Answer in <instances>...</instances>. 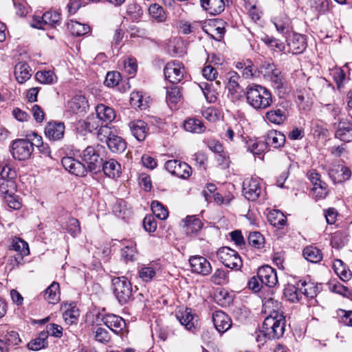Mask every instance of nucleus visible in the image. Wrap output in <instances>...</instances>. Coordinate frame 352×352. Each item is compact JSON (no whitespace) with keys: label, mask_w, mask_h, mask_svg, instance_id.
Wrapping results in <instances>:
<instances>
[{"label":"nucleus","mask_w":352,"mask_h":352,"mask_svg":"<svg viewBox=\"0 0 352 352\" xmlns=\"http://www.w3.org/2000/svg\"><path fill=\"white\" fill-rule=\"evenodd\" d=\"M69 111L74 113L85 112L88 108V102L82 95H76L67 102Z\"/></svg>","instance_id":"obj_24"},{"label":"nucleus","mask_w":352,"mask_h":352,"mask_svg":"<svg viewBox=\"0 0 352 352\" xmlns=\"http://www.w3.org/2000/svg\"><path fill=\"white\" fill-rule=\"evenodd\" d=\"M217 256L218 259L228 268L239 270L243 265L238 252L228 247L219 248L217 252Z\"/></svg>","instance_id":"obj_6"},{"label":"nucleus","mask_w":352,"mask_h":352,"mask_svg":"<svg viewBox=\"0 0 352 352\" xmlns=\"http://www.w3.org/2000/svg\"><path fill=\"white\" fill-rule=\"evenodd\" d=\"M180 91L177 87H172L166 91V100L168 104H176L180 100Z\"/></svg>","instance_id":"obj_57"},{"label":"nucleus","mask_w":352,"mask_h":352,"mask_svg":"<svg viewBox=\"0 0 352 352\" xmlns=\"http://www.w3.org/2000/svg\"><path fill=\"white\" fill-rule=\"evenodd\" d=\"M78 316L79 311L74 307L71 309H67L63 314V319L65 320V322L69 325L76 323Z\"/></svg>","instance_id":"obj_54"},{"label":"nucleus","mask_w":352,"mask_h":352,"mask_svg":"<svg viewBox=\"0 0 352 352\" xmlns=\"http://www.w3.org/2000/svg\"><path fill=\"white\" fill-rule=\"evenodd\" d=\"M101 169L107 177L113 179L119 177L121 174V166L113 159L103 160Z\"/></svg>","instance_id":"obj_25"},{"label":"nucleus","mask_w":352,"mask_h":352,"mask_svg":"<svg viewBox=\"0 0 352 352\" xmlns=\"http://www.w3.org/2000/svg\"><path fill=\"white\" fill-rule=\"evenodd\" d=\"M121 80V75L118 72H109L107 74L104 84L107 87L118 85Z\"/></svg>","instance_id":"obj_59"},{"label":"nucleus","mask_w":352,"mask_h":352,"mask_svg":"<svg viewBox=\"0 0 352 352\" xmlns=\"http://www.w3.org/2000/svg\"><path fill=\"white\" fill-rule=\"evenodd\" d=\"M308 5L315 12L325 13L329 8L328 0H308Z\"/></svg>","instance_id":"obj_46"},{"label":"nucleus","mask_w":352,"mask_h":352,"mask_svg":"<svg viewBox=\"0 0 352 352\" xmlns=\"http://www.w3.org/2000/svg\"><path fill=\"white\" fill-rule=\"evenodd\" d=\"M240 126L235 124L233 126H228L225 132L224 138L230 142L243 141L244 138L243 133L239 130Z\"/></svg>","instance_id":"obj_37"},{"label":"nucleus","mask_w":352,"mask_h":352,"mask_svg":"<svg viewBox=\"0 0 352 352\" xmlns=\"http://www.w3.org/2000/svg\"><path fill=\"white\" fill-rule=\"evenodd\" d=\"M150 16L157 22H163L166 20V14L163 8L157 3H153L148 8Z\"/></svg>","instance_id":"obj_44"},{"label":"nucleus","mask_w":352,"mask_h":352,"mask_svg":"<svg viewBox=\"0 0 352 352\" xmlns=\"http://www.w3.org/2000/svg\"><path fill=\"white\" fill-rule=\"evenodd\" d=\"M284 296L292 302H298L301 298V293L299 287L294 285H287L284 289Z\"/></svg>","instance_id":"obj_40"},{"label":"nucleus","mask_w":352,"mask_h":352,"mask_svg":"<svg viewBox=\"0 0 352 352\" xmlns=\"http://www.w3.org/2000/svg\"><path fill=\"white\" fill-rule=\"evenodd\" d=\"M103 147L99 144L96 146H87L82 152V161L87 164V169L89 172L97 173L101 170L103 157L101 151Z\"/></svg>","instance_id":"obj_4"},{"label":"nucleus","mask_w":352,"mask_h":352,"mask_svg":"<svg viewBox=\"0 0 352 352\" xmlns=\"http://www.w3.org/2000/svg\"><path fill=\"white\" fill-rule=\"evenodd\" d=\"M16 190L15 182L12 179H0V194L4 198L13 195Z\"/></svg>","instance_id":"obj_39"},{"label":"nucleus","mask_w":352,"mask_h":352,"mask_svg":"<svg viewBox=\"0 0 352 352\" xmlns=\"http://www.w3.org/2000/svg\"><path fill=\"white\" fill-rule=\"evenodd\" d=\"M144 229L148 232H153L157 229V221L152 215L146 216L143 220Z\"/></svg>","instance_id":"obj_62"},{"label":"nucleus","mask_w":352,"mask_h":352,"mask_svg":"<svg viewBox=\"0 0 352 352\" xmlns=\"http://www.w3.org/2000/svg\"><path fill=\"white\" fill-rule=\"evenodd\" d=\"M182 227L187 236L195 237L201 232L203 223L199 219L194 215L187 216L182 220Z\"/></svg>","instance_id":"obj_11"},{"label":"nucleus","mask_w":352,"mask_h":352,"mask_svg":"<svg viewBox=\"0 0 352 352\" xmlns=\"http://www.w3.org/2000/svg\"><path fill=\"white\" fill-rule=\"evenodd\" d=\"M164 76L173 84L178 83L184 77V67L183 64L177 60L168 63L164 69Z\"/></svg>","instance_id":"obj_9"},{"label":"nucleus","mask_w":352,"mask_h":352,"mask_svg":"<svg viewBox=\"0 0 352 352\" xmlns=\"http://www.w3.org/2000/svg\"><path fill=\"white\" fill-rule=\"evenodd\" d=\"M299 290L302 295H305L307 298H314L318 292V287L316 284L311 281L299 280L297 283Z\"/></svg>","instance_id":"obj_31"},{"label":"nucleus","mask_w":352,"mask_h":352,"mask_svg":"<svg viewBox=\"0 0 352 352\" xmlns=\"http://www.w3.org/2000/svg\"><path fill=\"white\" fill-rule=\"evenodd\" d=\"M189 263L193 272L206 276L212 271L210 263L203 256H192Z\"/></svg>","instance_id":"obj_14"},{"label":"nucleus","mask_w":352,"mask_h":352,"mask_svg":"<svg viewBox=\"0 0 352 352\" xmlns=\"http://www.w3.org/2000/svg\"><path fill=\"white\" fill-rule=\"evenodd\" d=\"M264 242V237L261 233L258 232H254L249 234L248 243L251 246L256 249H260L263 247Z\"/></svg>","instance_id":"obj_52"},{"label":"nucleus","mask_w":352,"mask_h":352,"mask_svg":"<svg viewBox=\"0 0 352 352\" xmlns=\"http://www.w3.org/2000/svg\"><path fill=\"white\" fill-rule=\"evenodd\" d=\"M97 118L100 121L109 123L116 118V112L111 107L103 104H99L96 107Z\"/></svg>","instance_id":"obj_28"},{"label":"nucleus","mask_w":352,"mask_h":352,"mask_svg":"<svg viewBox=\"0 0 352 352\" xmlns=\"http://www.w3.org/2000/svg\"><path fill=\"white\" fill-rule=\"evenodd\" d=\"M126 14L134 19H138L142 16L143 10L138 3L136 2H131L127 6Z\"/></svg>","instance_id":"obj_56"},{"label":"nucleus","mask_w":352,"mask_h":352,"mask_svg":"<svg viewBox=\"0 0 352 352\" xmlns=\"http://www.w3.org/2000/svg\"><path fill=\"white\" fill-rule=\"evenodd\" d=\"M285 326L283 315L267 316L263 322L261 333L268 339H278L283 336Z\"/></svg>","instance_id":"obj_2"},{"label":"nucleus","mask_w":352,"mask_h":352,"mask_svg":"<svg viewBox=\"0 0 352 352\" xmlns=\"http://www.w3.org/2000/svg\"><path fill=\"white\" fill-rule=\"evenodd\" d=\"M339 316L341 323L348 327H352V311L340 309L339 311Z\"/></svg>","instance_id":"obj_64"},{"label":"nucleus","mask_w":352,"mask_h":352,"mask_svg":"<svg viewBox=\"0 0 352 352\" xmlns=\"http://www.w3.org/2000/svg\"><path fill=\"white\" fill-rule=\"evenodd\" d=\"M184 128L186 131L201 133L206 131V126L203 122L196 118H190L186 120L184 123Z\"/></svg>","instance_id":"obj_35"},{"label":"nucleus","mask_w":352,"mask_h":352,"mask_svg":"<svg viewBox=\"0 0 352 352\" xmlns=\"http://www.w3.org/2000/svg\"><path fill=\"white\" fill-rule=\"evenodd\" d=\"M34 145L28 140L18 139L13 141L11 146L12 157L19 161L28 159L34 151Z\"/></svg>","instance_id":"obj_7"},{"label":"nucleus","mask_w":352,"mask_h":352,"mask_svg":"<svg viewBox=\"0 0 352 352\" xmlns=\"http://www.w3.org/2000/svg\"><path fill=\"white\" fill-rule=\"evenodd\" d=\"M258 275L263 285L272 287L278 283L276 272L269 265H264L258 270Z\"/></svg>","instance_id":"obj_16"},{"label":"nucleus","mask_w":352,"mask_h":352,"mask_svg":"<svg viewBox=\"0 0 352 352\" xmlns=\"http://www.w3.org/2000/svg\"><path fill=\"white\" fill-rule=\"evenodd\" d=\"M247 149L254 155H260L264 148V145L255 140H249L246 142Z\"/></svg>","instance_id":"obj_60"},{"label":"nucleus","mask_w":352,"mask_h":352,"mask_svg":"<svg viewBox=\"0 0 352 352\" xmlns=\"http://www.w3.org/2000/svg\"><path fill=\"white\" fill-rule=\"evenodd\" d=\"M129 127L132 135L138 140L143 141L148 133L147 124L141 120H135L129 123Z\"/></svg>","instance_id":"obj_20"},{"label":"nucleus","mask_w":352,"mask_h":352,"mask_svg":"<svg viewBox=\"0 0 352 352\" xmlns=\"http://www.w3.org/2000/svg\"><path fill=\"white\" fill-rule=\"evenodd\" d=\"M243 193L250 201H256L261 193V182L257 178L248 177L243 182Z\"/></svg>","instance_id":"obj_10"},{"label":"nucleus","mask_w":352,"mask_h":352,"mask_svg":"<svg viewBox=\"0 0 352 352\" xmlns=\"http://www.w3.org/2000/svg\"><path fill=\"white\" fill-rule=\"evenodd\" d=\"M248 103L255 109H265L272 104L271 92L258 85H252L245 91Z\"/></svg>","instance_id":"obj_1"},{"label":"nucleus","mask_w":352,"mask_h":352,"mask_svg":"<svg viewBox=\"0 0 352 352\" xmlns=\"http://www.w3.org/2000/svg\"><path fill=\"white\" fill-rule=\"evenodd\" d=\"M10 250H14L19 254L22 253L23 255L30 254L28 243L19 237H14L12 239L11 243L9 245Z\"/></svg>","instance_id":"obj_34"},{"label":"nucleus","mask_w":352,"mask_h":352,"mask_svg":"<svg viewBox=\"0 0 352 352\" xmlns=\"http://www.w3.org/2000/svg\"><path fill=\"white\" fill-rule=\"evenodd\" d=\"M204 142L212 151L216 153H220L223 151L222 144L217 140L213 138H208L204 140Z\"/></svg>","instance_id":"obj_63"},{"label":"nucleus","mask_w":352,"mask_h":352,"mask_svg":"<svg viewBox=\"0 0 352 352\" xmlns=\"http://www.w3.org/2000/svg\"><path fill=\"white\" fill-rule=\"evenodd\" d=\"M337 127L335 137L344 142L352 141V124L346 120L341 119L337 124L334 123Z\"/></svg>","instance_id":"obj_15"},{"label":"nucleus","mask_w":352,"mask_h":352,"mask_svg":"<svg viewBox=\"0 0 352 352\" xmlns=\"http://www.w3.org/2000/svg\"><path fill=\"white\" fill-rule=\"evenodd\" d=\"M47 338V333L41 331L37 338L30 341L28 346L29 349L32 351H38L44 348L47 344L46 339Z\"/></svg>","instance_id":"obj_41"},{"label":"nucleus","mask_w":352,"mask_h":352,"mask_svg":"<svg viewBox=\"0 0 352 352\" xmlns=\"http://www.w3.org/2000/svg\"><path fill=\"white\" fill-rule=\"evenodd\" d=\"M289 52L294 54H301L307 47L305 38L299 34L293 32L286 36Z\"/></svg>","instance_id":"obj_13"},{"label":"nucleus","mask_w":352,"mask_h":352,"mask_svg":"<svg viewBox=\"0 0 352 352\" xmlns=\"http://www.w3.org/2000/svg\"><path fill=\"white\" fill-rule=\"evenodd\" d=\"M44 298L50 303L56 304L60 300L59 284L53 282L45 291Z\"/></svg>","instance_id":"obj_32"},{"label":"nucleus","mask_w":352,"mask_h":352,"mask_svg":"<svg viewBox=\"0 0 352 352\" xmlns=\"http://www.w3.org/2000/svg\"><path fill=\"white\" fill-rule=\"evenodd\" d=\"M265 79L270 81L276 89L281 88L285 82L283 75L277 68L271 73L269 76L266 77Z\"/></svg>","instance_id":"obj_48"},{"label":"nucleus","mask_w":352,"mask_h":352,"mask_svg":"<svg viewBox=\"0 0 352 352\" xmlns=\"http://www.w3.org/2000/svg\"><path fill=\"white\" fill-rule=\"evenodd\" d=\"M44 19V24L50 27L58 25L60 21V15L58 12L54 11H48L43 14Z\"/></svg>","instance_id":"obj_50"},{"label":"nucleus","mask_w":352,"mask_h":352,"mask_svg":"<svg viewBox=\"0 0 352 352\" xmlns=\"http://www.w3.org/2000/svg\"><path fill=\"white\" fill-rule=\"evenodd\" d=\"M329 175L335 183H342L349 179L351 173L349 168L338 164L329 170Z\"/></svg>","instance_id":"obj_19"},{"label":"nucleus","mask_w":352,"mask_h":352,"mask_svg":"<svg viewBox=\"0 0 352 352\" xmlns=\"http://www.w3.org/2000/svg\"><path fill=\"white\" fill-rule=\"evenodd\" d=\"M226 78L227 80L226 88L229 93L235 98L239 97L241 87L239 84V76L238 74L234 71L230 72L226 74Z\"/></svg>","instance_id":"obj_22"},{"label":"nucleus","mask_w":352,"mask_h":352,"mask_svg":"<svg viewBox=\"0 0 352 352\" xmlns=\"http://www.w3.org/2000/svg\"><path fill=\"white\" fill-rule=\"evenodd\" d=\"M212 321L216 329L219 333L228 331L232 325L230 318L222 311H216L213 313Z\"/></svg>","instance_id":"obj_18"},{"label":"nucleus","mask_w":352,"mask_h":352,"mask_svg":"<svg viewBox=\"0 0 352 352\" xmlns=\"http://www.w3.org/2000/svg\"><path fill=\"white\" fill-rule=\"evenodd\" d=\"M274 24L276 28V30L285 36V37L287 36H289V34H292V32L290 31L291 30V28H290V26H289V24L288 23V21H280V20H276L274 22Z\"/></svg>","instance_id":"obj_61"},{"label":"nucleus","mask_w":352,"mask_h":352,"mask_svg":"<svg viewBox=\"0 0 352 352\" xmlns=\"http://www.w3.org/2000/svg\"><path fill=\"white\" fill-rule=\"evenodd\" d=\"M203 8L211 15L221 14L225 9L223 0H200Z\"/></svg>","instance_id":"obj_26"},{"label":"nucleus","mask_w":352,"mask_h":352,"mask_svg":"<svg viewBox=\"0 0 352 352\" xmlns=\"http://www.w3.org/2000/svg\"><path fill=\"white\" fill-rule=\"evenodd\" d=\"M113 292L120 304H125L133 298V287L125 276L112 277Z\"/></svg>","instance_id":"obj_3"},{"label":"nucleus","mask_w":352,"mask_h":352,"mask_svg":"<svg viewBox=\"0 0 352 352\" xmlns=\"http://www.w3.org/2000/svg\"><path fill=\"white\" fill-rule=\"evenodd\" d=\"M267 220L274 227H282L286 223V217L279 210H272L270 211L267 214Z\"/></svg>","instance_id":"obj_38"},{"label":"nucleus","mask_w":352,"mask_h":352,"mask_svg":"<svg viewBox=\"0 0 352 352\" xmlns=\"http://www.w3.org/2000/svg\"><path fill=\"white\" fill-rule=\"evenodd\" d=\"M266 144L275 148L283 146L285 142V136L276 130L269 131L265 136Z\"/></svg>","instance_id":"obj_27"},{"label":"nucleus","mask_w":352,"mask_h":352,"mask_svg":"<svg viewBox=\"0 0 352 352\" xmlns=\"http://www.w3.org/2000/svg\"><path fill=\"white\" fill-rule=\"evenodd\" d=\"M303 256L308 261L318 263L322 258V254L316 247L308 246L303 250Z\"/></svg>","instance_id":"obj_36"},{"label":"nucleus","mask_w":352,"mask_h":352,"mask_svg":"<svg viewBox=\"0 0 352 352\" xmlns=\"http://www.w3.org/2000/svg\"><path fill=\"white\" fill-rule=\"evenodd\" d=\"M64 133L65 125L62 122H49L45 128V136L54 141L63 138Z\"/></svg>","instance_id":"obj_21"},{"label":"nucleus","mask_w":352,"mask_h":352,"mask_svg":"<svg viewBox=\"0 0 352 352\" xmlns=\"http://www.w3.org/2000/svg\"><path fill=\"white\" fill-rule=\"evenodd\" d=\"M151 210L154 215L161 220L166 219L168 216L167 209L157 201L151 203Z\"/></svg>","instance_id":"obj_49"},{"label":"nucleus","mask_w":352,"mask_h":352,"mask_svg":"<svg viewBox=\"0 0 352 352\" xmlns=\"http://www.w3.org/2000/svg\"><path fill=\"white\" fill-rule=\"evenodd\" d=\"M155 270L152 267H143L139 271V276L143 281H151L155 276Z\"/></svg>","instance_id":"obj_58"},{"label":"nucleus","mask_w":352,"mask_h":352,"mask_svg":"<svg viewBox=\"0 0 352 352\" xmlns=\"http://www.w3.org/2000/svg\"><path fill=\"white\" fill-rule=\"evenodd\" d=\"M31 69L25 63H19L15 65L14 76L17 82L23 84L32 76Z\"/></svg>","instance_id":"obj_29"},{"label":"nucleus","mask_w":352,"mask_h":352,"mask_svg":"<svg viewBox=\"0 0 352 352\" xmlns=\"http://www.w3.org/2000/svg\"><path fill=\"white\" fill-rule=\"evenodd\" d=\"M96 119L94 116H89L86 120L80 122V126L89 132H92L99 127V123Z\"/></svg>","instance_id":"obj_55"},{"label":"nucleus","mask_w":352,"mask_h":352,"mask_svg":"<svg viewBox=\"0 0 352 352\" xmlns=\"http://www.w3.org/2000/svg\"><path fill=\"white\" fill-rule=\"evenodd\" d=\"M93 332L95 340L102 344L109 342L111 339L108 331L102 327H97L94 329Z\"/></svg>","instance_id":"obj_53"},{"label":"nucleus","mask_w":352,"mask_h":352,"mask_svg":"<svg viewBox=\"0 0 352 352\" xmlns=\"http://www.w3.org/2000/svg\"><path fill=\"white\" fill-rule=\"evenodd\" d=\"M261 40L272 50L276 52H282L285 50V45L283 42L277 38H275L267 35L264 36Z\"/></svg>","instance_id":"obj_47"},{"label":"nucleus","mask_w":352,"mask_h":352,"mask_svg":"<svg viewBox=\"0 0 352 352\" xmlns=\"http://www.w3.org/2000/svg\"><path fill=\"white\" fill-rule=\"evenodd\" d=\"M281 309V303L272 298L267 299L263 305V311L267 316H276V314L283 315Z\"/></svg>","instance_id":"obj_30"},{"label":"nucleus","mask_w":352,"mask_h":352,"mask_svg":"<svg viewBox=\"0 0 352 352\" xmlns=\"http://www.w3.org/2000/svg\"><path fill=\"white\" fill-rule=\"evenodd\" d=\"M328 193V186L326 183L316 186L311 188V195L316 201L324 199Z\"/></svg>","instance_id":"obj_51"},{"label":"nucleus","mask_w":352,"mask_h":352,"mask_svg":"<svg viewBox=\"0 0 352 352\" xmlns=\"http://www.w3.org/2000/svg\"><path fill=\"white\" fill-rule=\"evenodd\" d=\"M107 126H101L98 132V137L100 141L106 142L109 150L115 153H120L124 151L126 148L125 141L120 136L111 132Z\"/></svg>","instance_id":"obj_5"},{"label":"nucleus","mask_w":352,"mask_h":352,"mask_svg":"<svg viewBox=\"0 0 352 352\" xmlns=\"http://www.w3.org/2000/svg\"><path fill=\"white\" fill-rule=\"evenodd\" d=\"M104 324L116 334L121 333L126 327L124 320L115 314H107L102 318Z\"/></svg>","instance_id":"obj_17"},{"label":"nucleus","mask_w":352,"mask_h":352,"mask_svg":"<svg viewBox=\"0 0 352 352\" xmlns=\"http://www.w3.org/2000/svg\"><path fill=\"white\" fill-rule=\"evenodd\" d=\"M61 164L66 170L73 175L82 177L87 174V169L85 165L72 157H63Z\"/></svg>","instance_id":"obj_12"},{"label":"nucleus","mask_w":352,"mask_h":352,"mask_svg":"<svg viewBox=\"0 0 352 352\" xmlns=\"http://www.w3.org/2000/svg\"><path fill=\"white\" fill-rule=\"evenodd\" d=\"M130 104L135 108L144 109L147 107V100L146 99L144 98V96L141 92L133 91L131 94Z\"/></svg>","instance_id":"obj_43"},{"label":"nucleus","mask_w":352,"mask_h":352,"mask_svg":"<svg viewBox=\"0 0 352 352\" xmlns=\"http://www.w3.org/2000/svg\"><path fill=\"white\" fill-rule=\"evenodd\" d=\"M67 29L72 35L76 36L85 35L90 31V27L88 25L76 21H70L67 23Z\"/></svg>","instance_id":"obj_33"},{"label":"nucleus","mask_w":352,"mask_h":352,"mask_svg":"<svg viewBox=\"0 0 352 352\" xmlns=\"http://www.w3.org/2000/svg\"><path fill=\"white\" fill-rule=\"evenodd\" d=\"M165 168L172 175L182 179H188L192 175L191 167L187 163L177 160H168Z\"/></svg>","instance_id":"obj_8"},{"label":"nucleus","mask_w":352,"mask_h":352,"mask_svg":"<svg viewBox=\"0 0 352 352\" xmlns=\"http://www.w3.org/2000/svg\"><path fill=\"white\" fill-rule=\"evenodd\" d=\"M36 78L43 84H52L56 81V76L51 70L37 72Z\"/></svg>","instance_id":"obj_45"},{"label":"nucleus","mask_w":352,"mask_h":352,"mask_svg":"<svg viewBox=\"0 0 352 352\" xmlns=\"http://www.w3.org/2000/svg\"><path fill=\"white\" fill-rule=\"evenodd\" d=\"M287 118V111L285 109L277 107L265 113V119L274 124L280 125Z\"/></svg>","instance_id":"obj_23"},{"label":"nucleus","mask_w":352,"mask_h":352,"mask_svg":"<svg viewBox=\"0 0 352 352\" xmlns=\"http://www.w3.org/2000/svg\"><path fill=\"white\" fill-rule=\"evenodd\" d=\"M177 318L181 324L185 326L187 329L191 330L195 327L193 322L194 316L191 314L190 310L186 309L184 312L181 313L179 315H177Z\"/></svg>","instance_id":"obj_42"}]
</instances>
